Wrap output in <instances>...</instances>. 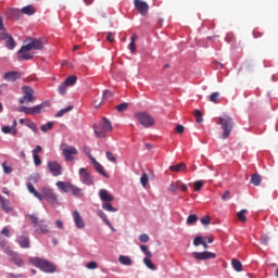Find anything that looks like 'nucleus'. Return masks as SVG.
<instances>
[{"instance_id":"nucleus-29","label":"nucleus","mask_w":278,"mask_h":278,"mask_svg":"<svg viewBox=\"0 0 278 278\" xmlns=\"http://www.w3.org/2000/svg\"><path fill=\"white\" fill-rule=\"evenodd\" d=\"M98 216L103 220V223H105V225H108V227H110V229L114 231V226H112V223L108 219V215H105L103 211H98Z\"/></svg>"},{"instance_id":"nucleus-18","label":"nucleus","mask_w":278,"mask_h":278,"mask_svg":"<svg viewBox=\"0 0 278 278\" xmlns=\"http://www.w3.org/2000/svg\"><path fill=\"white\" fill-rule=\"evenodd\" d=\"M99 197L103 203H112V201H114V195L110 194V192H108L105 189H101L99 191Z\"/></svg>"},{"instance_id":"nucleus-50","label":"nucleus","mask_w":278,"mask_h":278,"mask_svg":"<svg viewBox=\"0 0 278 278\" xmlns=\"http://www.w3.org/2000/svg\"><path fill=\"white\" fill-rule=\"evenodd\" d=\"M67 88H68V87H67L64 83H62V84L59 86V88H58L59 94H66Z\"/></svg>"},{"instance_id":"nucleus-55","label":"nucleus","mask_w":278,"mask_h":278,"mask_svg":"<svg viewBox=\"0 0 278 278\" xmlns=\"http://www.w3.org/2000/svg\"><path fill=\"white\" fill-rule=\"evenodd\" d=\"M203 238L202 237H195L194 240H193V244L194 247H199L201 244H203Z\"/></svg>"},{"instance_id":"nucleus-23","label":"nucleus","mask_w":278,"mask_h":278,"mask_svg":"<svg viewBox=\"0 0 278 278\" xmlns=\"http://www.w3.org/2000/svg\"><path fill=\"white\" fill-rule=\"evenodd\" d=\"M17 242L22 249H29L30 247L29 237L27 236H20Z\"/></svg>"},{"instance_id":"nucleus-13","label":"nucleus","mask_w":278,"mask_h":278,"mask_svg":"<svg viewBox=\"0 0 278 278\" xmlns=\"http://www.w3.org/2000/svg\"><path fill=\"white\" fill-rule=\"evenodd\" d=\"M42 108H45V103L38 104L33 108L21 106L17 112H23L24 114H40L42 112Z\"/></svg>"},{"instance_id":"nucleus-28","label":"nucleus","mask_w":278,"mask_h":278,"mask_svg":"<svg viewBox=\"0 0 278 278\" xmlns=\"http://www.w3.org/2000/svg\"><path fill=\"white\" fill-rule=\"evenodd\" d=\"M11 260L13 262V264H15V266H18L20 268L25 266V262L23 261V258L18 257V255H16L14 252L11 255Z\"/></svg>"},{"instance_id":"nucleus-17","label":"nucleus","mask_w":278,"mask_h":278,"mask_svg":"<svg viewBox=\"0 0 278 278\" xmlns=\"http://www.w3.org/2000/svg\"><path fill=\"white\" fill-rule=\"evenodd\" d=\"M91 162L93 164V167L96 168L97 173H99L100 175H102V177H105L106 179H110V175H108L105 173V168L103 167V165H101V163H99L97 161V159L91 157Z\"/></svg>"},{"instance_id":"nucleus-46","label":"nucleus","mask_w":278,"mask_h":278,"mask_svg":"<svg viewBox=\"0 0 278 278\" xmlns=\"http://www.w3.org/2000/svg\"><path fill=\"white\" fill-rule=\"evenodd\" d=\"M194 116H195V123H203V114L201 113V111L195 110Z\"/></svg>"},{"instance_id":"nucleus-59","label":"nucleus","mask_w":278,"mask_h":278,"mask_svg":"<svg viewBox=\"0 0 278 278\" xmlns=\"http://www.w3.org/2000/svg\"><path fill=\"white\" fill-rule=\"evenodd\" d=\"M87 268H89V270H94V268H97V262L91 261L87 264Z\"/></svg>"},{"instance_id":"nucleus-48","label":"nucleus","mask_w":278,"mask_h":278,"mask_svg":"<svg viewBox=\"0 0 278 278\" xmlns=\"http://www.w3.org/2000/svg\"><path fill=\"white\" fill-rule=\"evenodd\" d=\"M33 58L34 55L27 52L18 53V60H31Z\"/></svg>"},{"instance_id":"nucleus-39","label":"nucleus","mask_w":278,"mask_h":278,"mask_svg":"<svg viewBox=\"0 0 278 278\" xmlns=\"http://www.w3.org/2000/svg\"><path fill=\"white\" fill-rule=\"evenodd\" d=\"M115 109L121 113L127 112V110H129V104L127 102H123L122 104L116 105Z\"/></svg>"},{"instance_id":"nucleus-31","label":"nucleus","mask_w":278,"mask_h":278,"mask_svg":"<svg viewBox=\"0 0 278 278\" xmlns=\"http://www.w3.org/2000/svg\"><path fill=\"white\" fill-rule=\"evenodd\" d=\"M231 266L237 273H242V263L237 258L231 260Z\"/></svg>"},{"instance_id":"nucleus-63","label":"nucleus","mask_w":278,"mask_h":278,"mask_svg":"<svg viewBox=\"0 0 278 278\" xmlns=\"http://www.w3.org/2000/svg\"><path fill=\"white\" fill-rule=\"evenodd\" d=\"M1 233H2V236H5V238H10V229H8V228H3L2 230H1Z\"/></svg>"},{"instance_id":"nucleus-54","label":"nucleus","mask_w":278,"mask_h":278,"mask_svg":"<svg viewBox=\"0 0 278 278\" xmlns=\"http://www.w3.org/2000/svg\"><path fill=\"white\" fill-rule=\"evenodd\" d=\"M139 240H140V242H143V243L149 242V240H150L149 235H147V233L140 235Z\"/></svg>"},{"instance_id":"nucleus-32","label":"nucleus","mask_w":278,"mask_h":278,"mask_svg":"<svg viewBox=\"0 0 278 278\" xmlns=\"http://www.w3.org/2000/svg\"><path fill=\"white\" fill-rule=\"evenodd\" d=\"M250 184L253 186H260L262 184V176L260 174H253L251 176Z\"/></svg>"},{"instance_id":"nucleus-25","label":"nucleus","mask_w":278,"mask_h":278,"mask_svg":"<svg viewBox=\"0 0 278 278\" xmlns=\"http://www.w3.org/2000/svg\"><path fill=\"white\" fill-rule=\"evenodd\" d=\"M186 168H187L186 163H179V164L169 166V170H172V173H184Z\"/></svg>"},{"instance_id":"nucleus-44","label":"nucleus","mask_w":278,"mask_h":278,"mask_svg":"<svg viewBox=\"0 0 278 278\" xmlns=\"http://www.w3.org/2000/svg\"><path fill=\"white\" fill-rule=\"evenodd\" d=\"M140 249H141L142 253H144L146 257H153V253H151V251H149V247L140 245Z\"/></svg>"},{"instance_id":"nucleus-49","label":"nucleus","mask_w":278,"mask_h":278,"mask_svg":"<svg viewBox=\"0 0 278 278\" xmlns=\"http://www.w3.org/2000/svg\"><path fill=\"white\" fill-rule=\"evenodd\" d=\"M220 97V93L219 92H213L210 97V101L212 103H218V99Z\"/></svg>"},{"instance_id":"nucleus-33","label":"nucleus","mask_w":278,"mask_h":278,"mask_svg":"<svg viewBox=\"0 0 278 278\" xmlns=\"http://www.w3.org/2000/svg\"><path fill=\"white\" fill-rule=\"evenodd\" d=\"M102 210H104L105 212H118V208L112 206V203L110 202H103L102 203Z\"/></svg>"},{"instance_id":"nucleus-8","label":"nucleus","mask_w":278,"mask_h":278,"mask_svg":"<svg viewBox=\"0 0 278 278\" xmlns=\"http://www.w3.org/2000/svg\"><path fill=\"white\" fill-rule=\"evenodd\" d=\"M23 97L20 98V103L23 105L24 103H34L36 101V97L34 96V89L29 86H23Z\"/></svg>"},{"instance_id":"nucleus-12","label":"nucleus","mask_w":278,"mask_h":278,"mask_svg":"<svg viewBox=\"0 0 278 278\" xmlns=\"http://www.w3.org/2000/svg\"><path fill=\"white\" fill-rule=\"evenodd\" d=\"M134 5L141 16L149 14V4L142 0H135Z\"/></svg>"},{"instance_id":"nucleus-51","label":"nucleus","mask_w":278,"mask_h":278,"mask_svg":"<svg viewBox=\"0 0 278 278\" xmlns=\"http://www.w3.org/2000/svg\"><path fill=\"white\" fill-rule=\"evenodd\" d=\"M194 191L199 192L203 188V180H197L193 185Z\"/></svg>"},{"instance_id":"nucleus-64","label":"nucleus","mask_w":278,"mask_h":278,"mask_svg":"<svg viewBox=\"0 0 278 278\" xmlns=\"http://www.w3.org/2000/svg\"><path fill=\"white\" fill-rule=\"evenodd\" d=\"M261 243L262 244H268V236H262L261 237Z\"/></svg>"},{"instance_id":"nucleus-30","label":"nucleus","mask_w":278,"mask_h":278,"mask_svg":"<svg viewBox=\"0 0 278 278\" xmlns=\"http://www.w3.org/2000/svg\"><path fill=\"white\" fill-rule=\"evenodd\" d=\"M118 262L119 264H123V266H131V264H134V261H131V257L125 256V255H121L118 257Z\"/></svg>"},{"instance_id":"nucleus-4","label":"nucleus","mask_w":278,"mask_h":278,"mask_svg":"<svg viewBox=\"0 0 278 278\" xmlns=\"http://www.w3.org/2000/svg\"><path fill=\"white\" fill-rule=\"evenodd\" d=\"M28 218L33 223L35 232H37L39 236L49 233V226L47 223H45V220L38 218L36 215H29Z\"/></svg>"},{"instance_id":"nucleus-20","label":"nucleus","mask_w":278,"mask_h":278,"mask_svg":"<svg viewBox=\"0 0 278 278\" xmlns=\"http://www.w3.org/2000/svg\"><path fill=\"white\" fill-rule=\"evenodd\" d=\"M0 247L7 255H14V251H12V248H10V245L8 244V240L1 237H0Z\"/></svg>"},{"instance_id":"nucleus-38","label":"nucleus","mask_w":278,"mask_h":278,"mask_svg":"<svg viewBox=\"0 0 278 278\" xmlns=\"http://www.w3.org/2000/svg\"><path fill=\"white\" fill-rule=\"evenodd\" d=\"M247 212V208H243L237 214V218L240 220V223H247V216H244Z\"/></svg>"},{"instance_id":"nucleus-27","label":"nucleus","mask_w":278,"mask_h":278,"mask_svg":"<svg viewBox=\"0 0 278 278\" xmlns=\"http://www.w3.org/2000/svg\"><path fill=\"white\" fill-rule=\"evenodd\" d=\"M70 192H72L74 197H78V198L84 197V190L75 185H72Z\"/></svg>"},{"instance_id":"nucleus-57","label":"nucleus","mask_w":278,"mask_h":278,"mask_svg":"<svg viewBox=\"0 0 278 278\" xmlns=\"http://www.w3.org/2000/svg\"><path fill=\"white\" fill-rule=\"evenodd\" d=\"M177 190H179V184L173 182V184L169 186V192H177Z\"/></svg>"},{"instance_id":"nucleus-41","label":"nucleus","mask_w":278,"mask_h":278,"mask_svg":"<svg viewBox=\"0 0 278 278\" xmlns=\"http://www.w3.org/2000/svg\"><path fill=\"white\" fill-rule=\"evenodd\" d=\"M71 110H73V105H68V106H66L65 109L60 110V111L56 113V117H58V118H61V116H62L63 114H66L67 112H71Z\"/></svg>"},{"instance_id":"nucleus-34","label":"nucleus","mask_w":278,"mask_h":278,"mask_svg":"<svg viewBox=\"0 0 278 278\" xmlns=\"http://www.w3.org/2000/svg\"><path fill=\"white\" fill-rule=\"evenodd\" d=\"M136 40H138V35L136 34L131 35L129 49H130V52L132 53H136Z\"/></svg>"},{"instance_id":"nucleus-58","label":"nucleus","mask_w":278,"mask_h":278,"mask_svg":"<svg viewBox=\"0 0 278 278\" xmlns=\"http://www.w3.org/2000/svg\"><path fill=\"white\" fill-rule=\"evenodd\" d=\"M2 168L5 173V175H10V173H12V167L5 165V163L2 164Z\"/></svg>"},{"instance_id":"nucleus-22","label":"nucleus","mask_w":278,"mask_h":278,"mask_svg":"<svg viewBox=\"0 0 278 278\" xmlns=\"http://www.w3.org/2000/svg\"><path fill=\"white\" fill-rule=\"evenodd\" d=\"M4 79L7 81H16V79H21V73L14 71L5 73Z\"/></svg>"},{"instance_id":"nucleus-5","label":"nucleus","mask_w":278,"mask_h":278,"mask_svg":"<svg viewBox=\"0 0 278 278\" xmlns=\"http://www.w3.org/2000/svg\"><path fill=\"white\" fill-rule=\"evenodd\" d=\"M135 118H137L139 125H142V127L146 128L153 127V125H155V119L147 112L136 113Z\"/></svg>"},{"instance_id":"nucleus-7","label":"nucleus","mask_w":278,"mask_h":278,"mask_svg":"<svg viewBox=\"0 0 278 278\" xmlns=\"http://www.w3.org/2000/svg\"><path fill=\"white\" fill-rule=\"evenodd\" d=\"M45 47V43L40 39H33L26 46H23L17 53H27L28 51H40Z\"/></svg>"},{"instance_id":"nucleus-10","label":"nucleus","mask_w":278,"mask_h":278,"mask_svg":"<svg viewBox=\"0 0 278 278\" xmlns=\"http://www.w3.org/2000/svg\"><path fill=\"white\" fill-rule=\"evenodd\" d=\"M47 166L53 177H60L64 170V167L56 161H49Z\"/></svg>"},{"instance_id":"nucleus-37","label":"nucleus","mask_w":278,"mask_h":278,"mask_svg":"<svg viewBox=\"0 0 278 278\" xmlns=\"http://www.w3.org/2000/svg\"><path fill=\"white\" fill-rule=\"evenodd\" d=\"M5 47L7 49L11 50L16 47V42L14 41V38L12 36H9V38H7Z\"/></svg>"},{"instance_id":"nucleus-61","label":"nucleus","mask_w":278,"mask_h":278,"mask_svg":"<svg viewBox=\"0 0 278 278\" xmlns=\"http://www.w3.org/2000/svg\"><path fill=\"white\" fill-rule=\"evenodd\" d=\"M176 131L177 134H184V131H186V128L184 127V125H177Z\"/></svg>"},{"instance_id":"nucleus-35","label":"nucleus","mask_w":278,"mask_h":278,"mask_svg":"<svg viewBox=\"0 0 278 278\" xmlns=\"http://www.w3.org/2000/svg\"><path fill=\"white\" fill-rule=\"evenodd\" d=\"M63 84L66 85L67 87H68V86H75V84H77V76L72 75V76L67 77V78L64 80Z\"/></svg>"},{"instance_id":"nucleus-56","label":"nucleus","mask_w":278,"mask_h":278,"mask_svg":"<svg viewBox=\"0 0 278 278\" xmlns=\"http://www.w3.org/2000/svg\"><path fill=\"white\" fill-rule=\"evenodd\" d=\"M211 220H212V218L210 217V215H206L201 218L202 225H210Z\"/></svg>"},{"instance_id":"nucleus-21","label":"nucleus","mask_w":278,"mask_h":278,"mask_svg":"<svg viewBox=\"0 0 278 278\" xmlns=\"http://www.w3.org/2000/svg\"><path fill=\"white\" fill-rule=\"evenodd\" d=\"M21 14H25L26 16H34V14H36V7L28 4L21 9Z\"/></svg>"},{"instance_id":"nucleus-16","label":"nucleus","mask_w":278,"mask_h":278,"mask_svg":"<svg viewBox=\"0 0 278 278\" xmlns=\"http://www.w3.org/2000/svg\"><path fill=\"white\" fill-rule=\"evenodd\" d=\"M73 216L77 229H84L86 227V222H84V218L81 217V214H79V211H74Z\"/></svg>"},{"instance_id":"nucleus-3","label":"nucleus","mask_w":278,"mask_h":278,"mask_svg":"<svg viewBox=\"0 0 278 278\" xmlns=\"http://www.w3.org/2000/svg\"><path fill=\"white\" fill-rule=\"evenodd\" d=\"M219 125L224 131L222 140H227L231 136V131H233V118L229 116L219 117Z\"/></svg>"},{"instance_id":"nucleus-11","label":"nucleus","mask_w":278,"mask_h":278,"mask_svg":"<svg viewBox=\"0 0 278 278\" xmlns=\"http://www.w3.org/2000/svg\"><path fill=\"white\" fill-rule=\"evenodd\" d=\"M41 193L42 199H46L48 203H58V194L51 189L45 187L41 189Z\"/></svg>"},{"instance_id":"nucleus-62","label":"nucleus","mask_w":278,"mask_h":278,"mask_svg":"<svg viewBox=\"0 0 278 278\" xmlns=\"http://www.w3.org/2000/svg\"><path fill=\"white\" fill-rule=\"evenodd\" d=\"M2 132L3 134H11L12 132V127L11 126H3L2 127Z\"/></svg>"},{"instance_id":"nucleus-36","label":"nucleus","mask_w":278,"mask_h":278,"mask_svg":"<svg viewBox=\"0 0 278 278\" xmlns=\"http://www.w3.org/2000/svg\"><path fill=\"white\" fill-rule=\"evenodd\" d=\"M143 264L147 266V268H149L150 270H155V264H153V262H151V257L146 256L143 258Z\"/></svg>"},{"instance_id":"nucleus-14","label":"nucleus","mask_w":278,"mask_h":278,"mask_svg":"<svg viewBox=\"0 0 278 278\" xmlns=\"http://www.w3.org/2000/svg\"><path fill=\"white\" fill-rule=\"evenodd\" d=\"M193 257L195 260H214L216 257V253L212 252H193Z\"/></svg>"},{"instance_id":"nucleus-40","label":"nucleus","mask_w":278,"mask_h":278,"mask_svg":"<svg viewBox=\"0 0 278 278\" xmlns=\"http://www.w3.org/2000/svg\"><path fill=\"white\" fill-rule=\"evenodd\" d=\"M140 184L143 186V188H147V184H149V175L147 173H143L140 177Z\"/></svg>"},{"instance_id":"nucleus-9","label":"nucleus","mask_w":278,"mask_h":278,"mask_svg":"<svg viewBox=\"0 0 278 278\" xmlns=\"http://www.w3.org/2000/svg\"><path fill=\"white\" fill-rule=\"evenodd\" d=\"M80 181L85 186H94V177L85 167H81L78 172Z\"/></svg>"},{"instance_id":"nucleus-2","label":"nucleus","mask_w":278,"mask_h":278,"mask_svg":"<svg viewBox=\"0 0 278 278\" xmlns=\"http://www.w3.org/2000/svg\"><path fill=\"white\" fill-rule=\"evenodd\" d=\"M93 131L97 138H105L108 131H112V123L108 117H103L102 123L93 125Z\"/></svg>"},{"instance_id":"nucleus-1","label":"nucleus","mask_w":278,"mask_h":278,"mask_svg":"<svg viewBox=\"0 0 278 278\" xmlns=\"http://www.w3.org/2000/svg\"><path fill=\"white\" fill-rule=\"evenodd\" d=\"M29 262L33 266H36V268H39L43 273H55L58 270V267H55L53 263L39 257H31L29 258Z\"/></svg>"},{"instance_id":"nucleus-42","label":"nucleus","mask_w":278,"mask_h":278,"mask_svg":"<svg viewBox=\"0 0 278 278\" xmlns=\"http://www.w3.org/2000/svg\"><path fill=\"white\" fill-rule=\"evenodd\" d=\"M50 129H53V122H48L41 126V131H43V134H47V131H50Z\"/></svg>"},{"instance_id":"nucleus-19","label":"nucleus","mask_w":278,"mask_h":278,"mask_svg":"<svg viewBox=\"0 0 278 278\" xmlns=\"http://www.w3.org/2000/svg\"><path fill=\"white\" fill-rule=\"evenodd\" d=\"M0 207L7 214H10V212H12V204L10 203V200L3 198V195H0Z\"/></svg>"},{"instance_id":"nucleus-52","label":"nucleus","mask_w":278,"mask_h":278,"mask_svg":"<svg viewBox=\"0 0 278 278\" xmlns=\"http://www.w3.org/2000/svg\"><path fill=\"white\" fill-rule=\"evenodd\" d=\"M229 199H231V191L226 190V191L222 194V200H223V201H229Z\"/></svg>"},{"instance_id":"nucleus-24","label":"nucleus","mask_w":278,"mask_h":278,"mask_svg":"<svg viewBox=\"0 0 278 278\" xmlns=\"http://www.w3.org/2000/svg\"><path fill=\"white\" fill-rule=\"evenodd\" d=\"M72 186L73 184L71 182H64V181L56 182V187L59 188V190H62V192H71Z\"/></svg>"},{"instance_id":"nucleus-45","label":"nucleus","mask_w":278,"mask_h":278,"mask_svg":"<svg viewBox=\"0 0 278 278\" xmlns=\"http://www.w3.org/2000/svg\"><path fill=\"white\" fill-rule=\"evenodd\" d=\"M11 16L15 18V21H18L21 18V10L20 9H12Z\"/></svg>"},{"instance_id":"nucleus-47","label":"nucleus","mask_w":278,"mask_h":278,"mask_svg":"<svg viewBox=\"0 0 278 278\" xmlns=\"http://www.w3.org/2000/svg\"><path fill=\"white\" fill-rule=\"evenodd\" d=\"M105 155H106V160H109V162L116 164V156H114V154L111 151H106Z\"/></svg>"},{"instance_id":"nucleus-15","label":"nucleus","mask_w":278,"mask_h":278,"mask_svg":"<svg viewBox=\"0 0 278 278\" xmlns=\"http://www.w3.org/2000/svg\"><path fill=\"white\" fill-rule=\"evenodd\" d=\"M112 97H114V92H112L111 90H104L103 94H102V100H94V108L99 109L101 108V105H103V101H108V99H112Z\"/></svg>"},{"instance_id":"nucleus-43","label":"nucleus","mask_w":278,"mask_h":278,"mask_svg":"<svg viewBox=\"0 0 278 278\" xmlns=\"http://www.w3.org/2000/svg\"><path fill=\"white\" fill-rule=\"evenodd\" d=\"M197 220H199V217L194 214L189 215L187 217V225H194V223H197Z\"/></svg>"},{"instance_id":"nucleus-53","label":"nucleus","mask_w":278,"mask_h":278,"mask_svg":"<svg viewBox=\"0 0 278 278\" xmlns=\"http://www.w3.org/2000/svg\"><path fill=\"white\" fill-rule=\"evenodd\" d=\"M35 166H40L42 164V161L40 160V155L33 154Z\"/></svg>"},{"instance_id":"nucleus-6","label":"nucleus","mask_w":278,"mask_h":278,"mask_svg":"<svg viewBox=\"0 0 278 278\" xmlns=\"http://www.w3.org/2000/svg\"><path fill=\"white\" fill-rule=\"evenodd\" d=\"M60 150L62 151V155L65 157V162H74L75 156L73 155H77V153H79L77 148L68 146L66 143H62L60 146Z\"/></svg>"},{"instance_id":"nucleus-60","label":"nucleus","mask_w":278,"mask_h":278,"mask_svg":"<svg viewBox=\"0 0 278 278\" xmlns=\"http://www.w3.org/2000/svg\"><path fill=\"white\" fill-rule=\"evenodd\" d=\"M108 42H114V33H108L106 35Z\"/></svg>"},{"instance_id":"nucleus-26","label":"nucleus","mask_w":278,"mask_h":278,"mask_svg":"<svg viewBox=\"0 0 278 278\" xmlns=\"http://www.w3.org/2000/svg\"><path fill=\"white\" fill-rule=\"evenodd\" d=\"M27 190H28V192H30V194H33L36 199H38L39 201H42V194H40V193L38 192V190H36V188H34V185L27 184Z\"/></svg>"}]
</instances>
